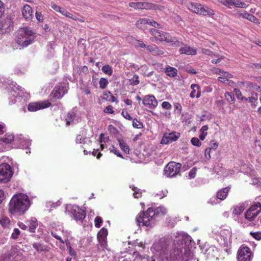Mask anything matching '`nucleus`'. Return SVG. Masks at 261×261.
<instances>
[{
    "mask_svg": "<svg viewBox=\"0 0 261 261\" xmlns=\"http://www.w3.org/2000/svg\"><path fill=\"white\" fill-rule=\"evenodd\" d=\"M170 238L156 241L151 250L159 261H189L193 253L190 250L192 238L187 233L177 231Z\"/></svg>",
    "mask_w": 261,
    "mask_h": 261,
    "instance_id": "obj_1",
    "label": "nucleus"
},
{
    "mask_svg": "<svg viewBox=\"0 0 261 261\" xmlns=\"http://www.w3.org/2000/svg\"><path fill=\"white\" fill-rule=\"evenodd\" d=\"M167 213V210L163 206H160L154 210L152 207H149L146 212L136 217V222L139 226L142 225L152 227L156 224V218L164 216Z\"/></svg>",
    "mask_w": 261,
    "mask_h": 261,
    "instance_id": "obj_2",
    "label": "nucleus"
},
{
    "mask_svg": "<svg viewBox=\"0 0 261 261\" xmlns=\"http://www.w3.org/2000/svg\"><path fill=\"white\" fill-rule=\"evenodd\" d=\"M31 205L29 196L25 194L19 193L11 198L9 204V211L13 215H23Z\"/></svg>",
    "mask_w": 261,
    "mask_h": 261,
    "instance_id": "obj_3",
    "label": "nucleus"
},
{
    "mask_svg": "<svg viewBox=\"0 0 261 261\" xmlns=\"http://www.w3.org/2000/svg\"><path fill=\"white\" fill-rule=\"evenodd\" d=\"M35 38V33L30 28L23 27L18 30L15 41L19 47L24 48L32 44Z\"/></svg>",
    "mask_w": 261,
    "mask_h": 261,
    "instance_id": "obj_4",
    "label": "nucleus"
},
{
    "mask_svg": "<svg viewBox=\"0 0 261 261\" xmlns=\"http://www.w3.org/2000/svg\"><path fill=\"white\" fill-rule=\"evenodd\" d=\"M187 7L188 10L199 15L204 16H213L215 15V11L212 9L207 7H204L202 5L199 3H189Z\"/></svg>",
    "mask_w": 261,
    "mask_h": 261,
    "instance_id": "obj_5",
    "label": "nucleus"
},
{
    "mask_svg": "<svg viewBox=\"0 0 261 261\" xmlns=\"http://www.w3.org/2000/svg\"><path fill=\"white\" fill-rule=\"evenodd\" d=\"M214 229L213 232L216 235V239L219 242L220 244L227 246L230 242L231 237V231L229 227L227 228H219L218 230Z\"/></svg>",
    "mask_w": 261,
    "mask_h": 261,
    "instance_id": "obj_6",
    "label": "nucleus"
},
{
    "mask_svg": "<svg viewBox=\"0 0 261 261\" xmlns=\"http://www.w3.org/2000/svg\"><path fill=\"white\" fill-rule=\"evenodd\" d=\"M14 172L10 164H0V182L7 183L9 182Z\"/></svg>",
    "mask_w": 261,
    "mask_h": 261,
    "instance_id": "obj_7",
    "label": "nucleus"
},
{
    "mask_svg": "<svg viewBox=\"0 0 261 261\" xmlns=\"http://www.w3.org/2000/svg\"><path fill=\"white\" fill-rule=\"evenodd\" d=\"M66 211L71 213L76 221H80L82 223L85 218V211L80 208L77 205H67Z\"/></svg>",
    "mask_w": 261,
    "mask_h": 261,
    "instance_id": "obj_8",
    "label": "nucleus"
},
{
    "mask_svg": "<svg viewBox=\"0 0 261 261\" xmlns=\"http://www.w3.org/2000/svg\"><path fill=\"white\" fill-rule=\"evenodd\" d=\"M261 212V203L257 202L252 205L246 212L245 218L248 221H253Z\"/></svg>",
    "mask_w": 261,
    "mask_h": 261,
    "instance_id": "obj_9",
    "label": "nucleus"
},
{
    "mask_svg": "<svg viewBox=\"0 0 261 261\" xmlns=\"http://www.w3.org/2000/svg\"><path fill=\"white\" fill-rule=\"evenodd\" d=\"M50 106L51 103L48 100L38 102H31L28 105V110L30 112H35L38 110L48 108Z\"/></svg>",
    "mask_w": 261,
    "mask_h": 261,
    "instance_id": "obj_10",
    "label": "nucleus"
},
{
    "mask_svg": "<svg viewBox=\"0 0 261 261\" xmlns=\"http://www.w3.org/2000/svg\"><path fill=\"white\" fill-rule=\"evenodd\" d=\"M181 164H167L164 168V175L167 177H172L179 171Z\"/></svg>",
    "mask_w": 261,
    "mask_h": 261,
    "instance_id": "obj_11",
    "label": "nucleus"
},
{
    "mask_svg": "<svg viewBox=\"0 0 261 261\" xmlns=\"http://www.w3.org/2000/svg\"><path fill=\"white\" fill-rule=\"evenodd\" d=\"M238 253V259L239 261H250L251 252L249 247L242 246L239 250Z\"/></svg>",
    "mask_w": 261,
    "mask_h": 261,
    "instance_id": "obj_12",
    "label": "nucleus"
},
{
    "mask_svg": "<svg viewBox=\"0 0 261 261\" xmlns=\"http://www.w3.org/2000/svg\"><path fill=\"white\" fill-rule=\"evenodd\" d=\"M179 133L173 132L170 133H165L161 140V143L162 144H168L177 141L180 137Z\"/></svg>",
    "mask_w": 261,
    "mask_h": 261,
    "instance_id": "obj_13",
    "label": "nucleus"
},
{
    "mask_svg": "<svg viewBox=\"0 0 261 261\" xmlns=\"http://www.w3.org/2000/svg\"><path fill=\"white\" fill-rule=\"evenodd\" d=\"M142 103L149 109H154L158 106V102L153 95L149 94L143 97Z\"/></svg>",
    "mask_w": 261,
    "mask_h": 261,
    "instance_id": "obj_14",
    "label": "nucleus"
},
{
    "mask_svg": "<svg viewBox=\"0 0 261 261\" xmlns=\"http://www.w3.org/2000/svg\"><path fill=\"white\" fill-rule=\"evenodd\" d=\"M149 32L153 36L154 39L153 41L155 42L166 41L168 33L163 32L155 29H150Z\"/></svg>",
    "mask_w": 261,
    "mask_h": 261,
    "instance_id": "obj_15",
    "label": "nucleus"
},
{
    "mask_svg": "<svg viewBox=\"0 0 261 261\" xmlns=\"http://www.w3.org/2000/svg\"><path fill=\"white\" fill-rule=\"evenodd\" d=\"M67 92L65 87L61 86H56L51 92V95L55 99L61 98Z\"/></svg>",
    "mask_w": 261,
    "mask_h": 261,
    "instance_id": "obj_16",
    "label": "nucleus"
},
{
    "mask_svg": "<svg viewBox=\"0 0 261 261\" xmlns=\"http://www.w3.org/2000/svg\"><path fill=\"white\" fill-rule=\"evenodd\" d=\"M22 15L26 20H31L33 17V11L29 5H25L21 10Z\"/></svg>",
    "mask_w": 261,
    "mask_h": 261,
    "instance_id": "obj_17",
    "label": "nucleus"
},
{
    "mask_svg": "<svg viewBox=\"0 0 261 261\" xmlns=\"http://www.w3.org/2000/svg\"><path fill=\"white\" fill-rule=\"evenodd\" d=\"M238 85L239 86H243L250 90H255L257 92H258L261 89V87L258 85L256 83L249 81L238 82Z\"/></svg>",
    "mask_w": 261,
    "mask_h": 261,
    "instance_id": "obj_18",
    "label": "nucleus"
},
{
    "mask_svg": "<svg viewBox=\"0 0 261 261\" xmlns=\"http://www.w3.org/2000/svg\"><path fill=\"white\" fill-rule=\"evenodd\" d=\"M179 52L181 54H186L187 55H196L197 54V49L187 45H185L179 49Z\"/></svg>",
    "mask_w": 261,
    "mask_h": 261,
    "instance_id": "obj_19",
    "label": "nucleus"
},
{
    "mask_svg": "<svg viewBox=\"0 0 261 261\" xmlns=\"http://www.w3.org/2000/svg\"><path fill=\"white\" fill-rule=\"evenodd\" d=\"M166 42L169 43L171 45H174L176 47H179L183 45V42L177 39L175 37L172 36L170 34L168 33L167 37H166Z\"/></svg>",
    "mask_w": 261,
    "mask_h": 261,
    "instance_id": "obj_20",
    "label": "nucleus"
},
{
    "mask_svg": "<svg viewBox=\"0 0 261 261\" xmlns=\"http://www.w3.org/2000/svg\"><path fill=\"white\" fill-rule=\"evenodd\" d=\"M258 94L255 92H252L250 97L247 98L248 102L250 103L251 108L255 109L257 107L258 103Z\"/></svg>",
    "mask_w": 261,
    "mask_h": 261,
    "instance_id": "obj_21",
    "label": "nucleus"
},
{
    "mask_svg": "<svg viewBox=\"0 0 261 261\" xmlns=\"http://www.w3.org/2000/svg\"><path fill=\"white\" fill-rule=\"evenodd\" d=\"M25 223L29 226V230L31 232H35L36 227L38 226L37 219L32 217L30 220H27Z\"/></svg>",
    "mask_w": 261,
    "mask_h": 261,
    "instance_id": "obj_22",
    "label": "nucleus"
},
{
    "mask_svg": "<svg viewBox=\"0 0 261 261\" xmlns=\"http://www.w3.org/2000/svg\"><path fill=\"white\" fill-rule=\"evenodd\" d=\"M247 204L246 203H239L237 205L233 207L232 213L234 215H239L245 210Z\"/></svg>",
    "mask_w": 261,
    "mask_h": 261,
    "instance_id": "obj_23",
    "label": "nucleus"
},
{
    "mask_svg": "<svg viewBox=\"0 0 261 261\" xmlns=\"http://www.w3.org/2000/svg\"><path fill=\"white\" fill-rule=\"evenodd\" d=\"M164 72L167 75L171 77H175L177 74V70L175 68L169 65L166 67Z\"/></svg>",
    "mask_w": 261,
    "mask_h": 261,
    "instance_id": "obj_24",
    "label": "nucleus"
},
{
    "mask_svg": "<svg viewBox=\"0 0 261 261\" xmlns=\"http://www.w3.org/2000/svg\"><path fill=\"white\" fill-rule=\"evenodd\" d=\"M118 142L121 150L126 154L129 153V147L126 141L122 138H118Z\"/></svg>",
    "mask_w": 261,
    "mask_h": 261,
    "instance_id": "obj_25",
    "label": "nucleus"
},
{
    "mask_svg": "<svg viewBox=\"0 0 261 261\" xmlns=\"http://www.w3.org/2000/svg\"><path fill=\"white\" fill-rule=\"evenodd\" d=\"M134 261H155V259L152 257H149L146 254H141L137 253Z\"/></svg>",
    "mask_w": 261,
    "mask_h": 261,
    "instance_id": "obj_26",
    "label": "nucleus"
},
{
    "mask_svg": "<svg viewBox=\"0 0 261 261\" xmlns=\"http://www.w3.org/2000/svg\"><path fill=\"white\" fill-rule=\"evenodd\" d=\"M229 189L228 187L223 188L217 193V197L218 199L224 200L227 196Z\"/></svg>",
    "mask_w": 261,
    "mask_h": 261,
    "instance_id": "obj_27",
    "label": "nucleus"
},
{
    "mask_svg": "<svg viewBox=\"0 0 261 261\" xmlns=\"http://www.w3.org/2000/svg\"><path fill=\"white\" fill-rule=\"evenodd\" d=\"M191 88L192 89V91H191L190 93V97L191 98H194L195 97H196L197 98H199L201 95V93L200 90H199L196 95L195 94L196 92V89L197 90H200V87L197 84H193L191 85Z\"/></svg>",
    "mask_w": 261,
    "mask_h": 261,
    "instance_id": "obj_28",
    "label": "nucleus"
},
{
    "mask_svg": "<svg viewBox=\"0 0 261 261\" xmlns=\"http://www.w3.org/2000/svg\"><path fill=\"white\" fill-rule=\"evenodd\" d=\"M142 10H156L159 6L153 3L148 2H142Z\"/></svg>",
    "mask_w": 261,
    "mask_h": 261,
    "instance_id": "obj_29",
    "label": "nucleus"
},
{
    "mask_svg": "<svg viewBox=\"0 0 261 261\" xmlns=\"http://www.w3.org/2000/svg\"><path fill=\"white\" fill-rule=\"evenodd\" d=\"M146 50L149 52L157 54L159 55L164 54V51L159 49V48L155 45H147L146 46Z\"/></svg>",
    "mask_w": 261,
    "mask_h": 261,
    "instance_id": "obj_30",
    "label": "nucleus"
},
{
    "mask_svg": "<svg viewBox=\"0 0 261 261\" xmlns=\"http://www.w3.org/2000/svg\"><path fill=\"white\" fill-rule=\"evenodd\" d=\"M14 136L13 134H6L3 137L0 138V141H3L6 144H8L12 142V141L14 140Z\"/></svg>",
    "mask_w": 261,
    "mask_h": 261,
    "instance_id": "obj_31",
    "label": "nucleus"
},
{
    "mask_svg": "<svg viewBox=\"0 0 261 261\" xmlns=\"http://www.w3.org/2000/svg\"><path fill=\"white\" fill-rule=\"evenodd\" d=\"M98 241V249L99 250H105L107 247V239H97Z\"/></svg>",
    "mask_w": 261,
    "mask_h": 261,
    "instance_id": "obj_32",
    "label": "nucleus"
},
{
    "mask_svg": "<svg viewBox=\"0 0 261 261\" xmlns=\"http://www.w3.org/2000/svg\"><path fill=\"white\" fill-rule=\"evenodd\" d=\"M75 115L73 112L68 113L64 117L65 121L67 125H69L71 122L74 121Z\"/></svg>",
    "mask_w": 261,
    "mask_h": 261,
    "instance_id": "obj_33",
    "label": "nucleus"
},
{
    "mask_svg": "<svg viewBox=\"0 0 261 261\" xmlns=\"http://www.w3.org/2000/svg\"><path fill=\"white\" fill-rule=\"evenodd\" d=\"M239 16L246 18L251 22H254L256 20V18L254 16L246 12L240 13Z\"/></svg>",
    "mask_w": 261,
    "mask_h": 261,
    "instance_id": "obj_34",
    "label": "nucleus"
},
{
    "mask_svg": "<svg viewBox=\"0 0 261 261\" xmlns=\"http://www.w3.org/2000/svg\"><path fill=\"white\" fill-rule=\"evenodd\" d=\"M148 18H142L138 19L136 22V25L139 29H142L145 25L148 24Z\"/></svg>",
    "mask_w": 261,
    "mask_h": 261,
    "instance_id": "obj_35",
    "label": "nucleus"
},
{
    "mask_svg": "<svg viewBox=\"0 0 261 261\" xmlns=\"http://www.w3.org/2000/svg\"><path fill=\"white\" fill-rule=\"evenodd\" d=\"M108 230L105 227L102 228L98 232L97 239H107Z\"/></svg>",
    "mask_w": 261,
    "mask_h": 261,
    "instance_id": "obj_36",
    "label": "nucleus"
},
{
    "mask_svg": "<svg viewBox=\"0 0 261 261\" xmlns=\"http://www.w3.org/2000/svg\"><path fill=\"white\" fill-rule=\"evenodd\" d=\"M61 14H62L63 15L65 16V17L71 18L73 20H77V17H76L75 16L73 15L71 13L67 11L66 10L63 9H62L61 12Z\"/></svg>",
    "mask_w": 261,
    "mask_h": 261,
    "instance_id": "obj_37",
    "label": "nucleus"
},
{
    "mask_svg": "<svg viewBox=\"0 0 261 261\" xmlns=\"http://www.w3.org/2000/svg\"><path fill=\"white\" fill-rule=\"evenodd\" d=\"M51 235L58 240L62 244H64V241L62 239V237L61 236V233L60 232V230H59L58 231L57 230H53L51 232Z\"/></svg>",
    "mask_w": 261,
    "mask_h": 261,
    "instance_id": "obj_38",
    "label": "nucleus"
},
{
    "mask_svg": "<svg viewBox=\"0 0 261 261\" xmlns=\"http://www.w3.org/2000/svg\"><path fill=\"white\" fill-rule=\"evenodd\" d=\"M234 92L238 99L245 101L248 100V98L243 96L242 92L239 89L235 88L234 89Z\"/></svg>",
    "mask_w": 261,
    "mask_h": 261,
    "instance_id": "obj_39",
    "label": "nucleus"
},
{
    "mask_svg": "<svg viewBox=\"0 0 261 261\" xmlns=\"http://www.w3.org/2000/svg\"><path fill=\"white\" fill-rule=\"evenodd\" d=\"M133 126L136 128H143V124L142 122L138 120L137 118L133 119Z\"/></svg>",
    "mask_w": 261,
    "mask_h": 261,
    "instance_id": "obj_40",
    "label": "nucleus"
},
{
    "mask_svg": "<svg viewBox=\"0 0 261 261\" xmlns=\"http://www.w3.org/2000/svg\"><path fill=\"white\" fill-rule=\"evenodd\" d=\"M130 188H132V190L134 191L133 195L134 197L136 198H138L139 197H141L142 193L140 191V190L137 188V187H135L134 186H130Z\"/></svg>",
    "mask_w": 261,
    "mask_h": 261,
    "instance_id": "obj_41",
    "label": "nucleus"
},
{
    "mask_svg": "<svg viewBox=\"0 0 261 261\" xmlns=\"http://www.w3.org/2000/svg\"><path fill=\"white\" fill-rule=\"evenodd\" d=\"M99 88L101 89H105L109 84L108 80L104 77L100 78L99 82Z\"/></svg>",
    "mask_w": 261,
    "mask_h": 261,
    "instance_id": "obj_42",
    "label": "nucleus"
},
{
    "mask_svg": "<svg viewBox=\"0 0 261 261\" xmlns=\"http://www.w3.org/2000/svg\"><path fill=\"white\" fill-rule=\"evenodd\" d=\"M129 6L135 10H142V2H130L129 3Z\"/></svg>",
    "mask_w": 261,
    "mask_h": 261,
    "instance_id": "obj_43",
    "label": "nucleus"
},
{
    "mask_svg": "<svg viewBox=\"0 0 261 261\" xmlns=\"http://www.w3.org/2000/svg\"><path fill=\"white\" fill-rule=\"evenodd\" d=\"M102 71L108 75H111L113 73V70L112 68L109 65H105L102 67Z\"/></svg>",
    "mask_w": 261,
    "mask_h": 261,
    "instance_id": "obj_44",
    "label": "nucleus"
},
{
    "mask_svg": "<svg viewBox=\"0 0 261 261\" xmlns=\"http://www.w3.org/2000/svg\"><path fill=\"white\" fill-rule=\"evenodd\" d=\"M233 6L238 8H245L247 7V5L244 2L240 0H233Z\"/></svg>",
    "mask_w": 261,
    "mask_h": 261,
    "instance_id": "obj_45",
    "label": "nucleus"
},
{
    "mask_svg": "<svg viewBox=\"0 0 261 261\" xmlns=\"http://www.w3.org/2000/svg\"><path fill=\"white\" fill-rule=\"evenodd\" d=\"M109 149L111 152L114 153L117 156L122 158V155L120 153L119 150L114 145H112L110 147Z\"/></svg>",
    "mask_w": 261,
    "mask_h": 261,
    "instance_id": "obj_46",
    "label": "nucleus"
},
{
    "mask_svg": "<svg viewBox=\"0 0 261 261\" xmlns=\"http://www.w3.org/2000/svg\"><path fill=\"white\" fill-rule=\"evenodd\" d=\"M32 245L34 248L38 252H40L44 250V246L39 243H34Z\"/></svg>",
    "mask_w": 261,
    "mask_h": 261,
    "instance_id": "obj_47",
    "label": "nucleus"
},
{
    "mask_svg": "<svg viewBox=\"0 0 261 261\" xmlns=\"http://www.w3.org/2000/svg\"><path fill=\"white\" fill-rule=\"evenodd\" d=\"M129 82L131 85L135 86L138 85L140 83L138 75L137 74L134 75L129 80Z\"/></svg>",
    "mask_w": 261,
    "mask_h": 261,
    "instance_id": "obj_48",
    "label": "nucleus"
},
{
    "mask_svg": "<svg viewBox=\"0 0 261 261\" xmlns=\"http://www.w3.org/2000/svg\"><path fill=\"white\" fill-rule=\"evenodd\" d=\"M9 223L10 220L7 217H3L0 219V224L4 227H7Z\"/></svg>",
    "mask_w": 261,
    "mask_h": 261,
    "instance_id": "obj_49",
    "label": "nucleus"
},
{
    "mask_svg": "<svg viewBox=\"0 0 261 261\" xmlns=\"http://www.w3.org/2000/svg\"><path fill=\"white\" fill-rule=\"evenodd\" d=\"M60 232L61 233V234L65 238L64 243H67V242L68 241V238L69 237V236L70 235V231L62 229V230H60Z\"/></svg>",
    "mask_w": 261,
    "mask_h": 261,
    "instance_id": "obj_50",
    "label": "nucleus"
},
{
    "mask_svg": "<svg viewBox=\"0 0 261 261\" xmlns=\"http://www.w3.org/2000/svg\"><path fill=\"white\" fill-rule=\"evenodd\" d=\"M168 193V190H164L154 195V196H159L161 199L165 197Z\"/></svg>",
    "mask_w": 261,
    "mask_h": 261,
    "instance_id": "obj_51",
    "label": "nucleus"
},
{
    "mask_svg": "<svg viewBox=\"0 0 261 261\" xmlns=\"http://www.w3.org/2000/svg\"><path fill=\"white\" fill-rule=\"evenodd\" d=\"M51 8L56 12L60 13L62 8L59 6L56 5L55 2H52L50 3Z\"/></svg>",
    "mask_w": 261,
    "mask_h": 261,
    "instance_id": "obj_52",
    "label": "nucleus"
},
{
    "mask_svg": "<svg viewBox=\"0 0 261 261\" xmlns=\"http://www.w3.org/2000/svg\"><path fill=\"white\" fill-rule=\"evenodd\" d=\"M20 233V230L18 228H15L13 230V232L11 234L12 238L15 240L17 239L18 238Z\"/></svg>",
    "mask_w": 261,
    "mask_h": 261,
    "instance_id": "obj_53",
    "label": "nucleus"
},
{
    "mask_svg": "<svg viewBox=\"0 0 261 261\" xmlns=\"http://www.w3.org/2000/svg\"><path fill=\"white\" fill-rule=\"evenodd\" d=\"M225 97L229 102L232 103L234 101V97L231 93L226 92L225 93Z\"/></svg>",
    "mask_w": 261,
    "mask_h": 261,
    "instance_id": "obj_54",
    "label": "nucleus"
},
{
    "mask_svg": "<svg viewBox=\"0 0 261 261\" xmlns=\"http://www.w3.org/2000/svg\"><path fill=\"white\" fill-rule=\"evenodd\" d=\"M197 169L196 167L193 168L189 172L188 177L189 179L194 178L196 174Z\"/></svg>",
    "mask_w": 261,
    "mask_h": 261,
    "instance_id": "obj_55",
    "label": "nucleus"
},
{
    "mask_svg": "<svg viewBox=\"0 0 261 261\" xmlns=\"http://www.w3.org/2000/svg\"><path fill=\"white\" fill-rule=\"evenodd\" d=\"M191 142L192 145L196 146H200L201 144L200 140L197 138L195 137L192 138Z\"/></svg>",
    "mask_w": 261,
    "mask_h": 261,
    "instance_id": "obj_56",
    "label": "nucleus"
},
{
    "mask_svg": "<svg viewBox=\"0 0 261 261\" xmlns=\"http://www.w3.org/2000/svg\"><path fill=\"white\" fill-rule=\"evenodd\" d=\"M106 100L108 101H110L112 102H115L117 103L118 102V100L116 97H115L112 93L111 92V94H110V97L109 98L108 97H106Z\"/></svg>",
    "mask_w": 261,
    "mask_h": 261,
    "instance_id": "obj_57",
    "label": "nucleus"
},
{
    "mask_svg": "<svg viewBox=\"0 0 261 261\" xmlns=\"http://www.w3.org/2000/svg\"><path fill=\"white\" fill-rule=\"evenodd\" d=\"M102 222V220L101 218L99 217H96L94 220L95 226L97 228L100 227L101 223Z\"/></svg>",
    "mask_w": 261,
    "mask_h": 261,
    "instance_id": "obj_58",
    "label": "nucleus"
},
{
    "mask_svg": "<svg viewBox=\"0 0 261 261\" xmlns=\"http://www.w3.org/2000/svg\"><path fill=\"white\" fill-rule=\"evenodd\" d=\"M103 112L108 114H114V111L113 110V108L112 106L109 105L106 107V108L103 110Z\"/></svg>",
    "mask_w": 261,
    "mask_h": 261,
    "instance_id": "obj_59",
    "label": "nucleus"
},
{
    "mask_svg": "<svg viewBox=\"0 0 261 261\" xmlns=\"http://www.w3.org/2000/svg\"><path fill=\"white\" fill-rule=\"evenodd\" d=\"M161 105L162 107L166 110H171L172 108V105L168 101H164Z\"/></svg>",
    "mask_w": 261,
    "mask_h": 261,
    "instance_id": "obj_60",
    "label": "nucleus"
},
{
    "mask_svg": "<svg viewBox=\"0 0 261 261\" xmlns=\"http://www.w3.org/2000/svg\"><path fill=\"white\" fill-rule=\"evenodd\" d=\"M121 115L123 116V117L128 120H133L132 117L129 114L127 111L122 110L121 112Z\"/></svg>",
    "mask_w": 261,
    "mask_h": 261,
    "instance_id": "obj_61",
    "label": "nucleus"
},
{
    "mask_svg": "<svg viewBox=\"0 0 261 261\" xmlns=\"http://www.w3.org/2000/svg\"><path fill=\"white\" fill-rule=\"evenodd\" d=\"M250 234L255 239L257 240H261V232L257 231L255 232H250Z\"/></svg>",
    "mask_w": 261,
    "mask_h": 261,
    "instance_id": "obj_62",
    "label": "nucleus"
},
{
    "mask_svg": "<svg viewBox=\"0 0 261 261\" xmlns=\"http://www.w3.org/2000/svg\"><path fill=\"white\" fill-rule=\"evenodd\" d=\"M208 203L212 205H215L218 203V198L217 197H212L207 201Z\"/></svg>",
    "mask_w": 261,
    "mask_h": 261,
    "instance_id": "obj_63",
    "label": "nucleus"
},
{
    "mask_svg": "<svg viewBox=\"0 0 261 261\" xmlns=\"http://www.w3.org/2000/svg\"><path fill=\"white\" fill-rule=\"evenodd\" d=\"M36 19L39 22H42L44 20V16L41 12H36L35 13Z\"/></svg>",
    "mask_w": 261,
    "mask_h": 261,
    "instance_id": "obj_64",
    "label": "nucleus"
}]
</instances>
